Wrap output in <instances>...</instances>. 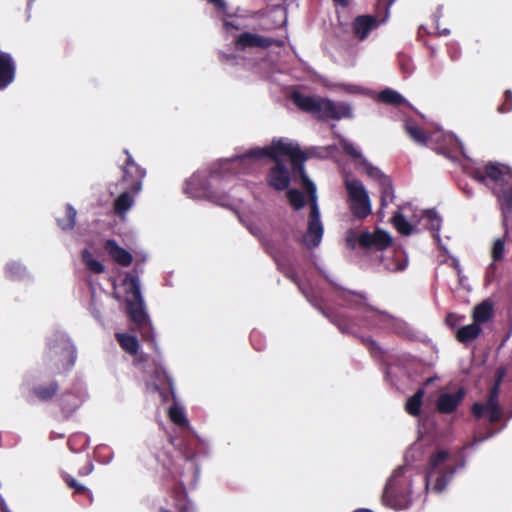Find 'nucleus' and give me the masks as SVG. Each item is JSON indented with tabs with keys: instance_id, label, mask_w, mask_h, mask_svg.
<instances>
[{
	"instance_id": "473e14b6",
	"label": "nucleus",
	"mask_w": 512,
	"mask_h": 512,
	"mask_svg": "<svg viewBox=\"0 0 512 512\" xmlns=\"http://www.w3.org/2000/svg\"><path fill=\"white\" fill-rule=\"evenodd\" d=\"M82 262L85 264L87 269L95 274H101L104 272V265L93 258L91 252L88 249H84L81 253Z\"/></svg>"
},
{
	"instance_id": "412c9836",
	"label": "nucleus",
	"mask_w": 512,
	"mask_h": 512,
	"mask_svg": "<svg viewBox=\"0 0 512 512\" xmlns=\"http://www.w3.org/2000/svg\"><path fill=\"white\" fill-rule=\"evenodd\" d=\"M60 391V384L52 379L47 383L37 384L32 388V394L41 402L52 401Z\"/></svg>"
},
{
	"instance_id": "39448f33",
	"label": "nucleus",
	"mask_w": 512,
	"mask_h": 512,
	"mask_svg": "<svg viewBox=\"0 0 512 512\" xmlns=\"http://www.w3.org/2000/svg\"><path fill=\"white\" fill-rule=\"evenodd\" d=\"M76 358L75 347L64 339L49 341L43 354L44 363L51 366L58 374L69 371L74 366Z\"/></svg>"
},
{
	"instance_id": "13d9d810",
	"label": "nucleus",
	"mask_w": 512,
	"mask_h": 512,
	"mask_svg": "<svg viewBox=\"0 0 512 512\" xmlns=\"http://www.w3.org/2000/svg\"><path fill=\"white\" fill-rule=\"evenodd\" d=\"M350 93H359L360 92V89L358 87H355V86H351L347 89Z\"/></svg>"
},
{
	"instance_id": "dca6fc26",
	"label": "nucleus",
	"mask_w": 512,
	"mask_h": 512,
	"mask_svg": "<svg viewBox=\"0 0 512 512\" xmlns=\"http://www.w3.org/2000/svg\"><path fill=\"white\" fill-rule=\"evenodd\" d=\"M466 392L463 388H459L454 393H441L436 400V410L440 414H452L464 400Z\"/></svg>"
},
{
	"instance_id": "bf43d9fd",
	"label": "nucleus",
	"mask_w": 512,
	"mask_h": 512,
	"mask_svg": "<svg viewBox=\"0 0 512 512\" xmlns=\"http://www.w3.org/2000/svg\"><path fill=\"white\" fill-rule=\"evenodd\" d=\"M16 268V265L15 264H10L7 266V272L10 274V276L12 277V269Z\"/></svg>"
},
{
	"instance_id": "49530a36",
	"label": "nucleus",
	"mask_w": 512,
	"mask_h": 512,
	"mask_svg": "<svg viewBox=\"0 0 512 512\" xmlns=\"http://www.w3.org/2000/svg\"><path fill=\"white\" fill-rule=\"evenodd\" d=\"M366 172L370 177L378 179V181L381 180V177H387L381 172L380 169L372 166L371 164H367Z\"/></svg>"
},
{
	"instance_id": "a878e982",
	"label": "nucleus",
	"mask_w": 512,
	"mask_h": 512,
	"mask_svg": "<svg viewBox=\"0 0 512 512\" xmlns=\"http://www.w3.org/2000/svg\"><path fill=\"white\" fill-rule=\"evenodd\" d=\"M481 327L473 322L472 324L459 328L456 332V339L460 343L467 344L475 340L481 333Z\"/></svg>"
},
{
	"instance_id": "3c124183",
	"label": "nucleus",
	"mask_w": 512,
	"mask_h": 512,
	"mask_svg": "<svg viewBox=\"0 0 512 512\" xmlns=\"http://www.w3.org/2000/svg\"><path fill=\"white\" fill-rule=\"evenodd\" d=\"M224 28L226 31H229L230 29H239V26L236 24V21L234 19H227L224 21Z\"/></svg>"
},
{
	"instance_id": "72a5a7b5",
	"label": "nucleus",
	"mask_w": 512,
	"mask_h": 512,
	"mask_svg": "<svg viewBox=\"0 0 512 512\" xmlns=\"http://www.w3.org/2000/svg\"><path fill=\"white\" fill-rule=\"evenodd\" d=\"M392 222L396 230L405 236H409L413 233L412 225L406 220L404 215L400 212L394 213Z\"/></svg>"
},
{
	"instance_id": "c85d7f7f",
	"label": "nucleus",
	"mask_w": 512,
	"mask_h": 512,
	"mask_svg": "<svg viewBox=\"0 0 512 512\" xmlns=\"http://www.w3.org/2000/svg\"><path fill=\"white\" fill-rule=\"evenodd\" d=\"M423 218L426 220V228L433 233V236H437L441 228L442 219L436 210H425L423 213Z\"/></svg>"
},
{
	"instance_id": "680f3d73",
	"label": "nucleus",
	"mask_w": 512,
	"mask_h": 512,
	"mask_svg": "<svg viewBox=\"0 0 512 512\" xmlns=\"http://www.w3.org/2000/svg\"><path fill=\"white\" fill-rule=\"evenodd\" d=\"M424 124H426V125H433V123L430 122V121H425Z\"/></svg>"
},
{
	"instance_id": "2f4dec72",
	"label": "nucleus",
	"mask_w": 512,
	"mask_h": 512,
	"mask_svg": "<svg viewBox=\"0 0 512 512\" xmlns=\"http://www.w3.org/2000/svg\"><path fill=\"white\" fill-rule=\"evenodd\" d=\"M76 216H77L76 209L72 205L67 204L66 211H65V217L58 218L57 223L62 230H71L74 228V226L76 224Z\"/></svg>"
},
{
	"instance_id": "20e7f679",
	"label": "nucleus",
	"mask_w": 512,
	"mask_h": 512,
	"mask_svg": "<svg viewBox=\"0 0 512 512\" xmlns=\"http://www.w3.org/2000/svg\"><path fill=\"white\" fill-rule=\"evenodd\" d=\"M302 153L303 151L298 146L278 141L273 142V144L268 147L251 149L243 155L234 158L232 163L236 166L243 167V171L248 173V164L252 160H260L265 157H269L274 162H277V160H281L280 156H288L292 162L296 154Z\"/></svg>"
},
{
	"instance_id": "37998d69",
	"label": "nucleus",
	"mask_w": 512,
	"mask_h": 512,
	"mask_svg": "<svg viewBox=\"0 0 512 512\" xmlns=\"http://www.w3.org/2000/svg\"><path fill=\"white\" fill-rule=\"evenodd\" d=\"M505 251V245H504V239L498 238L494 241L492 251H491V257L494 261H500L502 260L504 256Z\"/></svg>"
},
{
	"instance_id": "79ce46f5",
	"label": "nucleus",
	"mask_w": 512,
	"mask_h": 512,
	"mask_svg": "<svg viewBox=\"0 0 512 512\" xmlns=\"http://www.w3.org/2000/svg\"><path fill=\"white\" fill-rule=\"evenodd\" d=\"M503 377V373H499L498 378L495 384L489 389L487 401L489 404L493 405L494 403H499V391H500V383Z\"/></svg>"
},
{
	"instance_id": "bb28decb",
	"label": "nucleus",
	"mask_w": 512,
	"mask_h": 512,
	"mask_svg": "<svg viewBox=\"0 0 512 512\" xmlns=\"http://www.w3.org/2000/svg\"><path fill=\"white\" fill-rule=\"evenodd\" d=\"M59 406L65 418L70 417L78 408V398L72 392H65L59 399Z\"/></svg>"
},
{
	"instance_id": "ea45409f",
	"label": "nucleus",
	"mask_w": 512,
	"mask_h": 512,
	"mask_svg": "<svg viewBox=\"0 0 512 512\" xmlns=\"http://www.w3.org/2000/svg\"><path fill=\"white\" fill-rule=\"evenodd\" d=\"M340 146L343 152L354 160L362 159L361 152L354 146L353 143L346 139H341Z\"/></svg>"
},
{
	"instance_id": "0eeeda50",
	"label": "nucleus",
	"mask_w": 512,
	"mask_h": 512,
	"mask_svg": "<svg viewBox=\"0 0 512 512\" xmlns=\"http://www.w3.org/2000/svg\"><path fill=\"white\" fill-rule=\"evenodd\" d=\"M404 471L402 466L396 468L383 491V502L394 509H404L410 502L409 482L403 477Z\"/></svg>"
},
{
	"instance_id": "c9c22d12",
	"label": "nucleus",
	"mask_w": 512,
	"mask_h": 512,
	"mask_svg": "<svg viewBox=\"0 0 512 512\" xmlns=\"http://www.w3.org/2000/svg\"><path fill=\"white\" fill-rule=\"evenodd\" d=\"M136 328L139 331L142 340L148 342L152 347L155 348L156 342L154 339L153 328L150 320H147L144 323L136 325Z\"/></svg>"
},
{
	"instance_id": "6e6552de",
	"label": "nucleus",
	"mask_w": 512,
	"mask_h": 512,
	"mask_svg": "<svg viewBox=\"0 0 512 512\" xmlns=\"http://www.w3.org/2000/svg\"><path fill=\"white\" fill-rule=\"evenodd\" d=\"M349 199L350 210L358 219H365L371 213L370 199L360 180H347L345 183Z\"/></svg>"
},
{
	"instance_id": "4d7b16f0",
	"label": "nucleus",
	"mask_w": 512,
	"mask_h": 512,
	"mask_svg": "<svg viewBox=\"0 0 512 512\" xmlns=\"http://www.w3.org/2000/svg\"><path fill=\"white\" fill-rule=\"evenodd\" d=\"M335 4L340 5L342 7L348 6V0H333Z\"/></svg>"
},
{
	"instance_id": "b1692460",
	"label": "nucleus",
	"mask_w": 512,
	"mask_h": 512,
	"mask_svg": "<svg viewBox=\"0 0 512 512\" xmlns=\"http://www.w3.org/2000/svg\"><path fill=\"white\" fill-rule=\"evenodd\" d=\"M134 193L127 189L123 191L115 200L113 203V209L114 213L118 215L119 217H124L127 211L133 206L134 204Z\"/></svg>"
},
{
	"instance_id": "cd10ccee",
	"label": "nucleus",
	"mask_w": 512,
	"mask_h": 512,
	"mask_svg": "<svg viewBox=\"0 0 512 512\" xmlns=\"http://www.w3.org/2000/svg\"><path fill=\"white\" fill-rule=\"evenodd\" d=\"M116 339L121 348L130 355H136L139 350V342L133 335L117 333Z\"/></svg>"
},
{
	"instance_id": "7ed1b4c3",
	"label": "nucleus",
	"mask_w": 512,
	"mask_h": 512,
	"mask_svg": "<svg viewBox=\"0 0 512 512\" xmlns=\"http://www.w3.org/2000/svg\"><path fill=\"white\" fill-rule=\"evenodd\" d=\"M456 472L455 459L445 449H436L428 460L425 480L435 492H442Z\"/></svg>"
},
{
	"instance_id": "aec40b11",
	"label": "nucleus",
	"mask_w": 512,
	"mask_h": 512,
	"mask_svg": "<svg viewBox=\"0 0 512 512\" xmlns=\"http://www.w3.org/2000/svg\"><path fill=\"white\" fill-rule=\"evenodd\" d=\"M104 248L112 259L123 267L130 266L133 261L132 254L118 245L114 239L106 240Z\"/></svg>"
},
{
	"instance_id": "5701e85b",
	"label": "nucleus",
	"mask_w": 512,
	"mask_h": 512,
	"mask_svg": "<svg viewBox=\"0 0 512 512\" xmlns=\"http://www.w3.org/2000/svg\"><path fill=\"white\" fill-rule=\"evenodd\" d=\"M343 300L347 306L357 310H363L364 312L371 313L373 316L378 312L365 303L366 296L362 293L348 292L344 295Z\"/></svg>"
},
{
	"instance_id": "4be33fe9",
	"label": "nucleus",
	"mask_w": 512,
	"mask_h": 512,
	"mask_svg": "<svg viewBox=\"0 0 512 512\" xmlns=\"http://www.w3.org/2000/svg\"><path fill=\"white\" fill-rule=\"evenodd\" d=\"M375 99L377 102L386 105L400 106L405 104L410 106L409 102L405 99V97L392 88L383 89L376 95Z\"/></svg>"
},
{
	"instance_id": "6e6d98bb",
	"label": "nucleus",
	"mask_w": 512,
	"mask_h": 512,
	"mask_svg": "<svg viewBox=\"0 0 512 512\" xmlns=\"http://www.w3.org/2000/svg\"><path fill=\"white\" fill-rule=\"evenodd\" d=\"M346 242H347V245H348L351 249H354V248H355V239H354V238H352V237H347Z\"/></svg>"
},
{
	"instance_id": "1a4fd4ad",
	"label": "nucleus",
	"mask_w": 512,
	"mask_h": 512,
	"mask_svg": "<svg viewBox=\"0 0 512 512\" xmlns=\"http://www.w3.org/2000/svg\"><path fill=\"white\" fill-rule=\"evenodd\" d=\"M125 283L130 284V297L127 298V313L130 320L136 325L149 320L145 311L144 300L141 294L138 279L134 276L127 277Z\"/></svg>"
},
{
	"instance_id": "2eb2a0df",
	"label": "nucleus",
	"mask_w": 512,
	"mask_h": 512,
	"mask_svg": "<svg viewBox=\"0 0 512 512\" xmlns=\"http://www.w3.org/2000/svg\"><path fill=\"white\" fill-rule=\"evenodd\" d=\"M267 183L277 191H283L290 184V173L282 160H277L267 174Z\"/></svg>"
},
{
	"instance_id": "8fccbe9b",
	"label": "nucleus",
	"mask_w": 512,
	"mask_h": 512,
	"mask_svg": "<svg viewBox=\"0 0 512 512\" xmlns=\"http://www.w3.org/2000/svg\"><path fill=\"white\" fill-rule=\"evenodd\" d=\"M156 374H157V378L161 374L163 376V378L165 379V383H166L167 387L172 389V386H173L172 379L168 376V374L162 368L157 369Z\"/></svg>"
},
{
	"instance_id": "0e129e2a",
	"label": "nucleus",
	"mask_w": 512,
	"mask_h": 512,
	"mask_svg": "<svg viewBox=\"0 0 512 512\" xmlns=\"http://www.w3.org/2000/svg\"><path fill=\"white\" fill-rule=\"evenodd\" d=\"M160 512H170V511L167 509H161Z\"/></svg>"
},
{
	"instance_id": "69168bd1",
	"label": "nucleus",
	"mask_w": 512,
	"mask_h": 512,
	"mask_svg": "<svg viewBox=\"0 0 512 512\" xmlns=\"http://www.w3.org/2000/svg\"><path fill=\"white\" fill-rule=\"evenodd\" d=\"M193 181H194V179L192 178V179H190V181H189L187 184H190V183H192Z\"/></svg>"
},
{
	"instance_id": "9b49d317",
	"label": "nucleus",
	"mask_w": 512,
	"mask_h": 512,
	"mask_svg": "<svg viewBox=\"0 0 512 512\" xmlns=\"http://www.w3.org/2000/svg\"><path fill=\"white\" fill-rule=\"evenodd\" d=\"M384 6L386 10V14L382 19H378L377 17L373 15H361L355 18L353 22V31L355 36L359 40H364L368 34L376 29L381 23H384L387 21L389 17V9L393 5V3L396 0H383Z\"/></svg>"
},
{
	"instance_id": "603ef678",
	"label": "nucleus",
	"mask_w": 512,
	"mask_h": 512,
	"mask_svg": "<svg viewBox=\"0 0 512 512\" xmlns=\"http://www.w3.org/2000/svg\"><path fill=\"white\" fill-rule=\"evenodd\" d=\"M210 3L214 4L219 10L225 12L226 11V3L224 0H208Z\"/></svg>"
},
{
	"instance_id": "f257e3e1",
	"label": "nucleus",
	"mask_w": 512,
	"mask_h": 512,
	"mask_svg": "<svg viewBox=\"0 0 512 512\" xmlns=\"http://www.w3.org/2000/svg\"><path fill=\"white\" fill-rule=\"evenodd\" d=\"M470 176L489 187L496 197L505 238L509 233V226L512 225V170L504 164L489 162L483 169L471 170Z\"/></svg>"
},
{
	"instance_id": "5fc2aeb1",
	"label": "nucleus",
	"mask_w": 512,
	"mask_h": 512,
	"mask_svg": "<svg viewBox=\"0 0 512 512\" xmlns=\"http://www.w3.org/2000/svg\"><path fill=\"white\" fill-rule=\"evenodd\" d=\"M357 338L366 348L368 347V345H372L373 339L371 337L358 336Z\"/></svg>"
},
{
	"instance_id": "393cba45",
	"label": "nucleus",
	"mask_w": 512,
	"mask_h": 512,
	"mask_svg": "<svg viewBox=\"0 0 512 512\" xmlns=\"http://www.w3.org/2000/svg\"><path fill=\"white\" fill-rule=\"evenodd\" d=\"M493 316V305L490 301L486 300L477 305L473 309V322L479 326L483 323L488 322Z\"/></svg>"
},
{
	"instance_id": "a18cd8bd",
	"label": "nucleus",
	"mask_w": 512,
	"mask_h": 512,
	"mask_svg": "<svg viewBox=\"0 0 512 512\" xmlns=\"http://www.w3.org/2000/svg\"><path fill=\"white\" fill-rule=\"evenodd\" d=\"M512 110V91L506 90L504 92V101L503 103L498 107V111L500 113H506Z\"/></svg>"
},
{
	"instance_id": "a211bd4d",
	"label": "nucleus",
	"mask_w": 512,
	"mask_h": 512,
	"mask_svg": "<svg viewBox=\"0 0 512 512\" xmlns=\"http://www.w3.org/2000/svg\"><path fill=\"white\" fill-rule=\"evenodd\" d=\"M306 160L307 155L304 152L302 154H296L293 161L291 162V165L294 173L299 176L303 187L307 190L310 200H312L316 199V188L306 174L304 167V162Z\"/></svg>"
},
{
	"instance_id": "e2e57ef3",
	"label": "nucleus",
	"mask_w": 512,
	"mask_h": 512,
	"mask_svg": "<svg viewBox=\"0 0 512 512\" xmlns=\"http://www.w3.org/2000/svg\"><path fill=\"white\" fill-rule=\"evenodd\" d=\"M2 512H11V511L9 509H7V508H3Z\"/></svg>"
},
{
	"instance_id": "7c9ffc66",
	"label": "nucleus",
	"mask_w": 512,
	"mask_h": 512,
	"mask_svg": "<svg viewBox=\"0 0 512 512\" xmlns=\"http://www.w3.org/2000/svg\"><path fill=\"white\" fill-rule=\"evenodd\" d=\"M380 193H381V206H386L389 202L394 199V188L392 181L389 177H381L379 181Z\"/></svg>"
},
{
	"instance_id": "4468645a",
	"label": "nucleus",
	"mask_w": 512,
	"mask_h": 512,
	"mask_svg": "<svg viewBox=\"0 0 512 512\" xmlns=\"http://www.w3.org/2000/svg\"><path fill=\"white\" fill-rule=\"evenodd\" d=\"M275 44L277 46H283V40H274L272 38H266L253 33H242L238 35L235 39V45L237 49L243 50L248 47H261L267 48Z\"/></svg>"
},
{
	"instance_id": "423d86ee",
	"label": "nucleus",
	"mask_w": 512,
	"mask_h": 512,
	"mask_svg": "<svg viewBox=\"0 0 512 512\" xmlns=\"http://www.w3.org/2000/svg\"><path fill=\"white\" fill-rule=\"evenodd\" d=\"M409 138L439 154L447 155L458 146L457 137L447 130H406Z\"/></svg>"
},
{
	"instance_id": "c03bdc74",
	"label": "nucleus",
	"mask_w": 512,
	"mask_h": 512,
	"mask_svg": "<svg viewBox=\"0 0 512 512\" xmlns=\"http://www.w3.org/2000/svg\"><path fill=\"white\" fill-rule=\"evenodd\" d=\"M358 244L363 248L374 247V233L363 232L358 237Z\"/></svg>"
},
{
	"instance_id": "09e8293b",
	"label": "nucleus",
	"mask_w": 512,
	"mask_h": 512,
	"mask_svg": "<svg viewBox=\"0 0 512 512\" xmlns=\"http://www.w3.org/2000/svg\"><path fill=\"white\" fill-rule=\"evenodd\" d=\"M463 317L461 316H458L457 314L455 313H449L446 317V322L449 326L451 327H455L457 325V323L462 320Z\"/></svg>"
},
{
	"instance_id": "4c0bfd02",
	"label": "nucleus",
	"mask_w": 512,
	"mask_h": 512,
	"mask_svg": "<svg viewBox=\"0 0 512 512\" xmlns=\"http://www.w3.org/2000/svg\"><path fill=\"white\" fill-rule=\"evenodd\" d=\"M392 244V238L391 236L383 231V230H376L374 232V247L379 250H385Z\"/></svg>"
},
{
	"instance_id": "864d4df0",
	"label": "nucleus",
	"mask_w": 512,
	"mask_h": 512,
	"mask_svg": "<svg viewBox=\"0 0 512 512\" xmlns=\"http://www.w3.org/2000/svg\"><path fill=\"white\" fill-rule=\"evenodd\" d=\"M367 349L371 354H380L381 350L375 340H372V345H368Z\"/></svg>"
},
{
	"instance_id": "f3484780",
	"label": "nucleus",
	"mask_w": 512,
	"mask_h": 512,
	"mask_svg": "<svg viewBox=\"0 0 512 512\" xmlns=\"http://www.w3.org/2000/svg\"><path fill=\"white\" fill-rule=\"evenodd\" d=\"M471 413L475 419H481L486 416L491 424L499 422L503 416L500 404L493 402V405H491L487 400L485 403L475 402L471 406Z\"/></svg>"
},
{
	"instance_id": "f704fd0d",
	"label": "nucleus",
	"mask_w": 512,
	"mask_h": 512,
	"mask_svg": "<svg viewBox=\"0 0 512 512\" xmlns=\"http://www.w3.org/2000/svg\"><path fill=\"white\" fill-rule=\"evenodd\" d=\"M61 478L62 480L65 482V484L70 488V489H73L74 491V494H78V495H89L90 494V491L89 489L80 484L73 476H71L69 473L67 472H62L61 473Z\"/></svg>"
},
{
	"instance_id": "58836bf2",
	"label": "nucleus",
	"mask_w": 512,
	"mask_h": 512,
	"mask_svg": "<svg viewBox=\"0 0 512 512\" xmlns=\"http://www.w3.org/2000/svg\"><path fill=\"white\" fill-rule=\"evenodd\" d=\"M289 203L295 210H300L305 206V197L303 193L297 189H290L287 192Z\"/></svg>"
},
{
	"instance_id": "de8ad7c7",
	"label": "nucleus",
	"mask_w": 512,
	"mask_h": 512,
	"mask_svg": "<svg viewBox=\"0 0 512 512\" xmlns=\"http://www.w3.org/2000/svg\"><path fill=\"white\" fill-rule=\"evenodd\" d=\"M93 468V463L90 460H87L85 465L79 469L78 474L80 476H87L93 471Z\"/></svg>"
},
{
	"instance_id": "ddd939ff",
	"label": "nucleus",
	"mask_w": 512,
	"mask_h": 512,
	"mask_svg": "<svg viewBox=\"0 0 512 512\" xmlns=\"http://www.w3.org/2000/svg\"><path fill=\"white\" fill-rule=\"evenodd\" d=\"M266 252L273 258L276 263L277 269L290 281L296 284L299 289L302 290L301 287V279L295 270L294 266L286 259H283L276 248L269 242L265 243Z\"/></svg>"
},
{
	"instance_id": "f03ea898",
	"label": "nucleus",
	"mask_w": 512,
	"mask_h": 512,
	"mask_svg": "<svg viewBox=\"0 0 512 512\" xmlns=\"http://www.w3.org/2000/svg\"><path fill=\"white\" fill-rule=\"evenodd\" d=\"M292 102L302 111L322 120H344L353 118L352 106L343 101H334L319 95H307L299 91L291 93Z\"/></svg>"
},
{
	"instance_id": "e433bc0d",
	"label": "nucleus",
	"mask_w": 512,
	"mask_h": 512,
	"mask_svg": "<svg viewBox=\"0 0 512 512\" xmlns=\"http://www.w3.org/2000/svg\"><path fill=\"white\" fill-rule=\"evenodd\" d=\"M331 322L335 324L343 334H352L354 332V324L343 315H334Z\"/></svg>"
},
{
	"instance_id": "6ab92c4d",
	"label": "nucleus",
	"mask_w": 512,
	"mask_h": 512,
	"mask_svg": "<svg viewBox=\"0 0 512 512\" xmlns=\"http://www.w3.org/2000/svg\"><path fill=\"white\" fill-rule=\"evenodd\" d=\"M15 63L10 54L0 52V90L11 84L15 77Z\"/></svg>"
},
{
	"instance_id": "f8f14e48",
	"label": "nucleus",
	"mask_w": 512,
	"mask_h": 512,
	"mask_svg": "<svg viewBox=\"0 0 512 512\" xmlns=\"http://www.w3.org/2000/svg\"><path fill=\"white\" fill-rule=\"evenodd\" d=\"M322 235L323 226L320 220V212L316 199H312L310 200V214L304 242L309 248H314L320 244Z\"/></svg>"
},
{
	"instance_id": "052dcab7",
	"label": "nucleus",
	"mask_w": 512,
	"mask_h": 512,
	"mask_svg": "<svg viewBox=\"0 0 512 512\" xmlns=\"http://www.w3.org/2000/svg\"><path fill=\"white\" fill-rule=\"evenodd\" d=\"M449 33H450V31H449V29H447V28L442 29V30H439V34H440V35H444V36H446V35H449Z\"/></svg>"
},
{
	"instance_id": "c756f323",
	"label": "nucleus",
	"mask_w": 512,
	"mask_h": 512,
	"mask_svg": "<svg viewBox=\"0 0 512 512\" xmlns=\"http://www.w3.org/2000/svg\"><path fill=\"white\" fill-rule=\"evenodd\" d=\"M424 391L417 390L411 397L408 398L405 404L406 412L411 416H418L421 411Z\"/></svg>"
},
{
	"instance_id": "a19ab883",
	"label": "nucleus",
	"mask_w": 512,
	"mask_h": 512,
	"mask_svg": "<svg viewBox=\"0 0 512 512\" xmlns=\"http://www.w3.org/2000/svg\"><path fill=\"white\" fill-rule=\"evenodd\" d=\"M168 414L171 421L174 422L176 425L184 426L187 424L186 416L181 408L177 406H172L169 408Z\"/></svg>"
},
{
	"instance_id": "9d476101",
	"label": "nucleus",
	"mask_w": 512,
	"mask_h": 512,
	"mask_svg": "<svg viewBox=\"0 0 512 512\" xmlns=\"http://www.w3.org/2000/svg\"><path fill=\"white\" fill-rule=\"evenodd\" d=\"M124 154L126 155V159L120 167L123 173L121 182L127 184L126 189L137 194L142 189V182L146 176V170L135 162L127 149L124 150Z\"/></svg>"
}]
</instances>
